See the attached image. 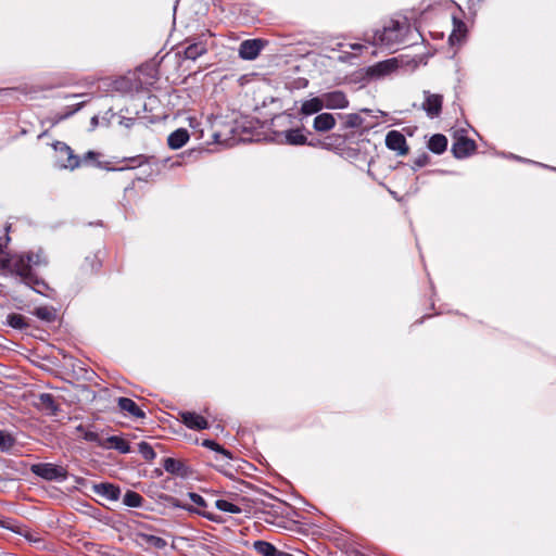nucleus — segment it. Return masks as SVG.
Segmentation results:
<instances>
[{
	"label": "nucleus",
	"mask_w": 556,
	"mask_h": 556,
	"mask_svg": "<svg viewBox=\"0 0 556 556\" xmlns=\"http://www.w3.org/2000/svg\"><path fill=\"white\" fill-rule=\"evenodd\" d=\"M18 263L21 265L17 267L16 276L21 278L22 282L30 287L37 293L52 298L54 291L49 287V285L43 279L39 278L33 270L26 268L22 260H20Z\"/></svg>",
	"instance_id": "nucleus-1"
},
{
	"label": "nucleus",
	"mask_w": 556,
	"mask_h": 556,
	"mask_svg": "<svg viewBox=\"0 0 556 556\" xmlns=\"http://www.w3.org/2000/svg\"><path fill=\"white\" fill-rule=\"evenodd\" d=\"M405 27V24L399 21H391L382 30L376 31L374 43L380 42L386 46H392L401 42L404 37Z\"/></svg>",
	"instance_id": "nucleus-2"
},
{
	"label": "nucleus",
	"mask_w": 556,
	"mask_h": 556,
	"mask_svg": "<svg viewBox=\"0 0 556 556\" xmlns=\"http://www.w3.org/2000/svg\"><path fill=\"white\" fill-rule=\"evenodd\" d=\"M31 472L48 481H64L67 478V470L59 465L50 463L35 464L30 468Z\"/></svg>",
	"instance_id": "nucleus-3"
},
{
	"label": "nucleus",
	"mask_w": 556,
	"mask_h": 556,
	"mask_svg": "<svg viewBox=\"0 0 556 556\" xmlns=\"http://www.w3.org/2000/svg\"><path fill=\"white\" fill-rule=\"evenodd\" d=\"M53 148L58 152V162L62 168L74 170L80 167V156L76 155L68 144L55 141Z\"/></svg>",
	"instance_id": "nucleus-4"
},
{
	"label": "nucleus",
	"mask_w": 556,
	"mask_h": 556,
	"mask_svg": "<svg viewBox=\"0 0 556 556\" xmlns=\"http://www.w3.org/2000/svg\"><path fill=\"white\" fill-rule=\"evenodd\" d=\"M443 96L439 93H432L429 90L424 91V102L421 109L426 112L430 118H437L442 112Z\"/></svg>",
	"instance_id": "nucleus-5"
},
{
	"label": "nucleus",
	"mask_w": 556,
	"mask_h": 556,
	"mask_svg": "<svg viewBox=\"0 0 556 556\" xmlns=\"http://www.w3.org/2000/svg\"><path fill=\"white\" fill-rule=\"evenodd\" d=\"M162 466L165 469V471L179 478H188L193 473V471L185 460L176 459L173 457L164 458L162 462Z\"/></svg>",
	"instance_id": "nucleus-6"
},
{
	"label": "nucleus",
	"mask_w": 556,
	"mask_h": 556,
	"mask_svg": "<svg viewBox=\"0 0 556 556\" xmlns=\"http://www.w3.org/2000/svg\"><path fill=\"white\" fill-rule=\"evenodd\" d=\"M22 260L25 267L29 270L31 269V265H47L48 261L46 256L43 255L42 251H38L37 253L30 252L25 255H14L13 256V274L17 275V267H20L18 261Z\"/></svg>",
	"instance_id": "nucleus-7"
},
{
	"label": "nucleus",
	"mask_w": 556,
	"mask_h": 556,
	"mask_svg": "<svg viewBox=\"0 0 556 556\" xmlns=\"http://www.w3.org/2000/svg\"><path fill=\"white\" fill-rule=\"evenodd\" d=\"M386 146L393 151H396L399 155H406L409 148L406 142L404 135L397 130H391L386 136Z\"/></svg>",
	"instance_id": "nucleus-8"
},
{
	"label": "nucleus",
	"mask_w": 556,
	"mask_h": 556,
	"mask_svg": "<svg viewBox=\"0 0 556 556\" xmlns=\"http://www.w3.org/2000/svg\"><path fill=\"white\" fill-rule=\"evenodd\" d=\"M324 106L329 110L345 109L349 106L346 94L341 90H334L321 94Z\"/></svg>",
	"instance_id": "nucleus-9"
},
{
	"label": "nucleus",
	"mask_w": 556,
	"mask_h": 556,
	"mask_svg": "<svg viewBox=\"0 0 556 556\" xmlns=\"http://www.w3.org/2000/svg\"><path fill=\"white\" fill-rule=\"evenodd\" d=\"M476 149L477 144L472 139L460 137L453 143L452 153L456 159H465L471 155Z\"/></svg>",
	"instance_id": "nucleus-10"
},
{
	"label": "nucleus",
	"mask_w": 556,
	"mask_h": 556,
	"mask_svg": "<svg viewBox=\"0 0 556 556\" xmlns=\"http://www.w3.org/2000/svg\"><path fill=\"white\" fill-rule=\"evenodd\" d=\"M263 42L260 39H248L240 43L239 56L243 60H254L261 52Z\"/></svg>",
	"instance_id": "nucleus-11"
},
{
	"label": "nucleus",
	"mask_w": 556,
	"mask_h": 556,
	"mask_svg": "<svg viewBox=\"0 0 556 556\" xmlns=\"http://www.w3.org/2000/svg\"><path fill=\"white\" fill-rule=\"evenodd\" d=\"M397 68V60L389 59L386 61L378 62L371 66H369L366 71L367 75L370 77H383L389 75L393 71Z\"/></svg>",
	"instance_id": "nucleus-12"
},
{
	"label": "nucleus",
	"mask_w": 556,
	"mask_h": 556,
	"mask_svg": "<svg viewBox=\"0 0 556 556\" xmlns=\"http://www.w3.org/2000/svg\"><path fill=\"white\" fill-rule=\"evenodd\" d=\"M92 491L99 495L102 496L109 501H117L121 497V489L119 486L109 483V482H102L98 484L92 485Z\"/></svg>",
	"instance_id": "nucleus-13"
},
{
	"label": "nucleus",
	"mask_w": 556,
	"mask_h": 556,
	"mask_svg": "<svg viewBox=\"0 0 556 556\" xmlns=\"http://www.w3.org/2000/svg\"><path fill=\"white\" fill-rule=\"evenodd\" d=\"M181 421L190 429L203 430L208 428L207 420L193 412H182L179 414Z\"/></svg>",
	"instance_id": "nucleus-14"
},
{
	"label": "nucleus",
	"mask_w": 556,
	"mask_h": 556,
	"mask_svg": "<svg viewBox=\"0 0 556 556\" xmlns=\"http://www.w3.org/2000/svg\"><path fill=\"white\" fill-rule=\"evenodd\" d=\"M186 48L184 49V58L188 60H197L207 52L206 42L202 40L191 41L186 39Z\"/></svg>",
	"instance_id": "nucleus-15"
},
{
	"label": "nucleus",
	"mask_w": 556,
	"mask_h": 556,
	"mask_svg": "<svg viewBox=\"0 0 556 556\" xmlns=\"http://www.w3.org/2000/svg\"><path fill=\"white\" fill-rule=\"evenodd\" d=\"M117 405L122 412L127 413L134 418L146 417V413L129 397H118Z\"/></svg>",
	"instance_id": "nucleus-16"
},
{
	"label": "nucleus",
	"mask_w": 556,
	"mask_h": 556,
	"mask_svg": "<svg viewBox=\"0 0 556 556\" xmlns=\"http://www.w3.org/2000/svg\"><path fill=\"white\" fill-rule=\"evenodd\" d=\"M336 126V118L330 113H321L314 118L313 127L316 131L325 132Z\"/></svg>",
	"instance_id": "nucleus-17"
},
{
	"label": "nucleus",
	"mask_w": 556,
	"mask_h": 556,
	"mask_svg": "<svg viewBox=\"0 0 556 556\" xmlns=\"http://www.w3.org/2000/svg\"><path fill=\"white\" fill-rule=\"evenodd\" d=\"M188 130L185 128H178L168 136L167 143L170 149L177 150L184 147L188 142Z\"/></svg>",
	"instance_id": "nucleus-18"
},
{
	"label": "nucleus",
	"mask_w": 556,
	"mask_h": 556,
	"mask_svg": "<svg viewBox=\"0 0 556 556\" xmlns=\"http://www.w3.org/2000/svg\"><path fill=\"white\" fill-rule=\"evenodd\" d=\"M324 108H325L324 101L320 96V97L312 98L309 100L304 101L302 103L300 112L303 115H312V114L318 113Z\"/></svg>",
	"instance_id": "nucleus-19"
},
{
	"label": "nucleus",
	"mask_w": 556,
	"mask_h": 556,
	"mask_svg": "<svg viewBox=\"0 0 556 556\" xmlns=\"http://www.w3.org/2000/svg\"><path fill=\"white\" fill-rule=\"evenodd\" d=\"M447 148V138L442 134H435L431 136V138L428 141V149L435 153L441 154L443 153Z\"/></svg>",
	"instance_id": "nucleus-20"
},
{
	"label": "nucleus",
	"mask_w": 556,
	"mask_h": 556,
	"mask_svg": "<svg viewBox=\"0 0 556 556\" xmlns=\"http://www.w3.org/2000/svg\"><path fill=\"white\" fill-rule=\"evenodd\" d=\"M39 405L52 416H55L59 412V406L55 403L54 396L50 393H42L39 395Z\"/></svg>",
	"instance_id": "nucleus-21"
},
{
	"label": "nucleus",
	"mask_w": 556,
	"mask_h": 556,
	"mask_svg": "<svg viewBox=\"0 0 556 556\" xmlns=\"http://www.w3.org/2000/svg\"><path fill=\"white\" fill-rule=\"evenodd\" d=\"M108 447L114 448L122 454H127L130 452L129 443L121 437L111 435L106 439Z\"/></svg>",
	"instance_id": "nucleus-22"
},
{
	"label": "nucleus",
	"mask_w": 556,
	"mask_h": 556,
	"mask_svg": "<svg viewBox=\"0 0 556 556\" xmlns=\"http://www.w3.org/2000/svg\"><path fill=\"white\" fill-rule=\"evenodd\" d=\"M286 142L291 146L305 144L307 138L302 134L301 129H289L285 132Z\"/></svg>",
	"instance_id": "nucleus-23"
},
{
	"label": "nucleus",
	"mask_w": 556,
	"mask_h": 556,
	"mask_svg": "<svg viewBox=\"0 0 556 556\" xmlns=\"http://www.w3.org/2000/svg\"><path fill=\"white\" fill-rule=\"evenodd\" d=\"M253 548L257 554H260L262 556H275L276 552H277V548L275 545H273L271 543H269L267 541H262V540L255 541L253 543Z\"/></svg>",
	"instance_id": "nucleus-24"
},
{
	"label": "nucleus",
	"mask_w": 556,
	"mask_h": 556,
	"mask_svg": "<svg viewBox=\"0 0 556 556\" xmlns=\"http://www.w3.org/2000/svg\"><path fill=\"white\" fill-rule=\"evenodd\" d=\"M138 538L146 544H149L157 549H163L167 545L166 541L153 534L138 533Z\"/></svg>",
	"instance_id": "nucleus-25"
},
{
	"label": "nucleus",
	"mask_w": 556,
	"mask_h": 556,
	"mask_svg": "<svg viewBox=\"0 0 556 556\" xmlns=\"http://www.w3.org/2000/svg\"><path fill=\"white\" fill-rule=\"evenodd\" d=\"M7 323L10 327L18 330H23L29 327V324L25 316L16 313L9 314Z\"/></svg>",
	"instance_id": "nucleus-26"
},
{
	"label": "nucleus",
	"mask_w": 556,
	"mask_h": 556,
	"mask_svg": "<svg viewBox=\"0 0 556 556\" xmlns=\"http://www.w3.org/2000/svg\"><path fill=\"white\" fill-rule=\"evenodd\" d=\"M143 501V497L139 493L131 490H128L123 497L124 505L128 507H141Z\"/></svg>",
	"instance_id": "nucleus-27"
},
{
	"label": "nucleus",
	"mask_w": 556,
	"mask_h": 556,
	"mask_svg": "<svg viewBox=\"0 0 556 556\" xmlns=\"http://www.w3.org/2000/svg\"><path fill=\"white\" fill-rule=\"evenodd\" d=\"M165 500H166V502H167L169 505H172V506H174V507H179V508H182V509L189 510V511H191V513H197V514H199V515H202V516H204V517H206V518H208V519H213V518H212V516H211L210 514L202 513V511H200L199 509H194V508H192L190 505L181 503L178 498H176V497H174V496H166V497H165Z\"/></svg>",
	"instance_id": "nucleus-28"
},
{
	"label": "nucleus",
	"mask_w": 556,
	"mask_h": 556,
	"mask_svg": "<svg viewBox=\"0 0 556 556\" xmlns=\"http://www.w3.org/2000/svg\"><path fill=\"white\" fill-rule=\"evenodd\" d=\"M343 129L358 128L363 125V117L357 113H351L343 116Z\"/></svg>",
	"instance_id": "nucleus-29"
},
{
	"label": "nucleus",
	"mask_w": 556,
	"mask_h": 556,
	"mask_svg": "<svg viewBox=\"0 0 556 556\" xmlns=\"http://www.w3.org/2000/svg\"><path fill=\"white\" fill-rule=\"evenodd\" d=\"M35 316H37L39 319L45 321H53L55 319V312L54 309L47 307V306H40L37 307L34 311Z\"/></svg>",
	"instance_id": "nucleus-30"
},
{
	"label": "nucleus",
	"mask_w": 556,
	"mask_h": 556,
	"mask_svg": "<svg viewBox=\"0 0 556 556\" xmlns=\"http://www.w3.org/2000/svg\"><path fill=\"white\" fill-rule=\"evenodd\" d=\"M215 506L217 509L230 514H239L241 513V508L226 500H217L215 502Z\"/></svg>",
	"instance_id": "nucleus-31"
},
{
	"label": "nucleus",
	"mask_w": 556,
	"mask_h": 556,
	"mask_svg": "<svg viewBox=\"0 0 556 556\" xmlns=\"http://www.w3.org/2000/svg\"><path fill=\"white\" fill-rule=\"evenodd\" d=\"M13 256H9L3 244L0 243V266L3 269H8L13 274Z\"/></svg>",
	"instance_id": "nucleus-32"
},
{
	"label": "nucleus",
	"mask_w": 556,
	"mask_h": 556,
	"mask_svg": "<svg viewBox=\"0 0 556 556\" xmlns=\"http://www.w3.org/2000/svg\"><path fill=\"white\" fill-rule=\"evenodd\" d=\"M202 445L222 454L223 456H225L228 459L232 458L231 453L228 450L224 448L222 445H219L218 443H216L213 440H204L202 442Z\"/></svg>",
	"instance_id": "nucleus-33"
},
{
	"label": "nucleus",
	"mask_w": 556,
	"mask_h": 556,
	"mask_svg": "<svg viewBox=\"0 0 556 556\" xmlns=\"http://www.w3.org/2000/svg\"><path fill=\"white\" fill-rule=\"evenodd\" d=\"M138 451L142 455V457L148 462L153 460L156 456L153 447L147 442H140L138 444Z\"/></svg>",
	"instance_id": "nucleus-34"
},
{
	"label": "nucleus",
	"mask_w": 556,
	"mask_h": 556,
	"mask_svg": "<svg viewBox=\"0 0 556 556\" xmlns=\"http://www.w3.org/2000/svg\"><path fill=\"white\" fill-rule=\"evenodd\" d=\"M99 156L100 154L94 152V151H88L87 153H85L83 156H80V166L83 165H96V166H100V162H99Z\"/></svg>",
	"instance_id": "nucleus-35"
},
{
	"label": "nucleus",
	"mask_w": 556,
	"mask_h": 556,
	"mask_svg": "<svg viewBox=\"0 0 556 556\" xmlns=\"http://www.w3.org/2000/svg\"><path fill=\"white\" fill-rule=\"evenodd\" d=\"M14 443V439L9 433L0 430V450L2 452L10 451Z\"/></svg>",
	"instance_id": "nucleus-36"
},
{
	"label": "nucleus",
	"mask_w": 556,
	"mask_h": 556,
	"mask_svg": "<svg viewBox=\"0 0 556 556\" xmlns=\"http://www.w3.org/2000/svg\"><path fill=\"white\" fill-rule=\"evenodd\" d=\"M430 162V157L427 153H422L414 160L413 169H417L426 166Z\"/></svg>",
	"instance_id": "nucleus-37"
},
{
	"label": "nucleus",
	"mask_w": 556,
	"mask_h": 556,
	"mask_svg": "<svg viewBox=\"0 0 556 556\" xmlns=\"http://www.w3.org/2000/svg\"><path fill=\"white\" fill-rule=\"evenodd\" d=\"M188 496L191 500V502L194 503L197 506H199V507L207 506L205 500L200 494L194 493V492H189Z\"/></svg>",
	"instance_id": "nucleus-38"
},
{
	"label": "nucleus",
	"mask_w": 556,
	"mask_h": 556,
	"mask_svg": "<svg viewBox=\"0 0 556 556\" xmlns=\"http://www.w3.org/2000/svg\"><path fill=\"white\" fill-rule=\"evenodd\" d=\"M84 439L89 442H99V434L93 431H86Z\"/></svg>",
	"instance_id": "nucleus-39"
},
{
	"label": "nucleus",
	"mask_w": 556,
	"mask_h": 556,
	"mask_svg": "<svg viewBox=\"0 0 556 556\" xmlns=\"http://www.w3.org/2000/svg\"><path fill=\"white\" fill-rule=\"evenodd\" d=\"M83 105H84V102L78 103V104L74 108V110H72V111H70L68 113H66L65 115H63V116H62V118L68 117V116H71L73 113H75V112L79 111V110L81 109V106H83Z\"/></svg>",
	"instance_id": "nucleus-40"
},
{
	"label": "nucleus",
	"mask_w": 556,
	"mask_h": 556,
	"mask_svg": "<svg viewBox=\"0 0 556 556\" xmlns=\"http://www.w3.org/2000/svg\"><path fill=\"white\" fill-rule=\"evenodd\" d=\"M275 556H293L292 554H289V553H286L283 551H279L277 549L276 552V555Z\"/></svg>",
	"instance_id": "nucleus-41"
},
{
	"label": "nucleus",
	"mask_w": 556,
	"mask_h": 556,
	"mask_svg": "<svg viewBox=\"0 0 556 556\" xmlns=\"http://www.w3.org/2000/svg\"><path fill=\"white\" fill-rule=\"evenodd\" d=\"M262 504H263L264 507H270V508H275L276 507V505L270 504V503H266V502H263Z\"/></svg>",
	"instance_id": "nucleus-42"
},
{
	"label": "nucleus",
	"mask_w": 556,
	"mask_h": 556,
	"mask_svg": "<svg viewBox=\"0 0 556 556\" xmlns=\"http://www.w3.org/2000/svg\"><path fill=\"white\" fill-rule=\"evenodd\" d=\"M92 124H97L98 123V117L97 116H93L92 119H91Z\"/></svg>",
	"instance_id": "nucleus-43"
},
{
	"label": "nucleus",
	"mask_w": 556,
	"mask_h": 556,
	"mask_svg": "<svg viewBox=\"0 0 556 556\" xmlns=\"http://www.w3.org/2000/svg\"><path fill=\"white\" fill-rule=\"evenodd\" d=\"M454 37H456L455 33H453L451 36H450V40L453 41Z\"/></svg>",
	"instance_id": "nucleus-44"
},
{
	"label": "nucleus",
	"mask_w": 556,
	"mask_h": 556,
	"mask_svg": "<svg viewBox=\"0 0 556 556\" xmlns=\"http://www.w3.org/2000/svg\"><path fill=\"white\" fill-rule=\"evenodd\" d=\"M352 48H353L354 50H355V49H361V46H359V45H354Z\"/></svg>",
	"instance_id": "nucleus-45"
}]
</instances>
